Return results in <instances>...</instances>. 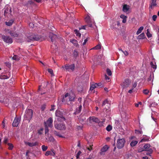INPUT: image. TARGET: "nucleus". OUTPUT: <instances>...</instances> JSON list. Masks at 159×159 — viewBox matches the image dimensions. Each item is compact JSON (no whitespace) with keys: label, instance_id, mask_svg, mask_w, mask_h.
I'll return each mask as SVG.
<instances>
[{"label":"nucleus","instance_id":"nucleus-1","mask_svg":"<svg viewBox=\"0 0 159 159\" xmlns=\"http://www.w3.org/2000/svg\"><path fill=\"white\" fill-rule=\"evenodd\" d=\"M110 104L108 103L107 99H106L104 101L102 105V107L103 108V111L104 112L105 111L107 113H109L110 111Z\"/></svg>","mask_w":159,"mask_h":159},{"label":"nucleus","instance_id":"nucleus-2","mask_svg":"<svg viewBox=\"0 0 159 159\" xmlns=\"http://www.w3.org/2000/svg\"><path fill=\"white\" fill-rule=\"evenodd\" d=\"M33 116V111L31 109H26L24 115L25 118L26 120L30 121L31 119Z\"/></svg>","mask_w":159,"mask_h":159},{"label":"nucleus","instance_id":"nucleus-3","mask_svg":"<svg viewBox=\"0 0 159 159\" xmlns=\"http://www.w3.org/2000/svg\"><path fill=\"white\" fill-rule=\"evenodd\" d=\"M125 140L124 138L118 139L117 141L116 147L118 149L122 148L124 146Z\"/></svg>","mask_w":159,"mask_h":159},{"label":"nucleus","instance_id":"nucleus-4","mask_svg":"<svg viewBox=\"0 0 159 159\" xmlns=\"http://www.w3.org/2000/svg\"><path fill=\"white\" fill-rule=\"evenodd\" d=\"M41 37L38 34H33L28 37V39L30 41H38L40 40Z\"/></svg>","mask_w":159,"mask_h":159},{"label":"nucleus","instance_id":"nucleus-5","mask_svg":"<svg viewBox=\"0 0 159 159\" xmlns=\"http://www.w3.org/2000/svg\"><path fill=\"white\" fill-rule=\"evenodd\" d=\"M75 97V95L74 94H70L69 96V101L66 102L67 104L68 105H72V102L74 101Z\"/></svg>","mask_w":159,"mask_h":159},{"label":"nucleus","instance_id":"nucleus-6","mask_svg":"<svg viewBox=\"0 0 159 159\" xmlns=\"http://www.w3.org/2000/svg\"><path fill=\"white\" fill-rule=\"evenodd\" d=\"M130 83L131 81L129 79H125L123 82L121 84V86L124 89L128 87L130 85Z\"/></svg>","mask_w":159,"mask_h":159},{"label":"nucleus","instance_id":"nucleus-7","mask_svg":"<svg viewBox=\"0 0 159 159\" xmlns=\"http://www.w3.org/2000/svg\"><path fill=\"white\" fill-rule=\"evenodd\" d=\"M62 67L65 68L66 70L70 71V70L72 71H73L75 70V65L74 64H73L71 65L66 64L64 67L63 66Z\"/></svg>","mask_w":159,"mask_h":159},{"label":"nucleus","instance_id":"nucleus-8","mask_svg":"<svg viewBox=\"0 0 159 159\" xmlns=\"http://www.w3.org/2000/svg\"><path fill=\"white\" fill-rule=\"evenodd\" d=\"M54 127L56 129L60 130H65L66 129L65 125L63 123L55 124Z\"/></svg>","mask_w":159,"mask_h":159},{"label":"nucleus","instance_id":"nucleus-9","mask_svg":"<svg viewBox=\"0 0 159 159\" xmlns=\"http://www.w3.org/2000/svg\"><path fill=\"white\" fill-rule=\"evenodd\" d=\"M2 39L4 42L7 43H11L13 42L12 39L9 36L2 35Z\"/></svg>","mask_w":159,"mask_h":159},{"label":"nucleus","instance_id":"nucleus-10","mask_svg":"<svg viewBox=\"0 0 159 159\" xmlns=\"http://www.w3.org/2000/svg\"><path fill=\"white\" fill-rule=\"evenodd\" d=\"M53 120L51 117H49L46 121L44 122V126L46 125L49 127H52V125Z\"/></svg>","mask_w":159,"mask_h":159},{"label":"nucleus","instance_id":"nucleus-11","mask_svg":"<svg viewBox=\"0 0 159 159\" xmlns=\"http://www.w3.org/2000/svg\"><path fill=\"white\" fill-rule=\"evenodd\" d=\"M89 120L90 123H92V122L98 123L100 122L99 119L98 118L93 116L90 117L89 118Z\"/></svg>","mask_w":159,"mask_h":159},{"label":"nucleus","instance_id":"nucleus-12","mask_svg":"<svg viewBox=\"0 0 159 159\" xmlns=\"http://www.w3.org/2000/svg\"><path fill=\"white\" fill-rule=\"evenodd\" d=\"M55 115L57 117H58L57 118L58 120H59V118H61V120H65V118L63 116L62 113L60 111H56L55 113Z\"/></svg>","mask_w":159,"mask_h":159},{"label":"nucleus","instance_id":"nucleus-13","mask_svg":"<svg viewBox=\"0 0 159 159\" xmlns=\"http://www.w3.org/2000/svg\"><path fill=\"white\" fill-rule=\"evenodd\" d=\"M49 37L51 39V42H52L55 41L57 39V35L51 32L49 33Z\"/></svg>","mask_w":159,"mask_h":159},{"label":"nucleus","instance_id":"nucleus-14","mask_svg":"<svg viewBox=\"0 0 159 159\" xmlns=\"http://www.w3.org/2000/svg\"><path fill=\"white\" fill-rule=\"evenodd\" d=\"M20 118L19 117H15L12 123V126L14 127H17L19 124Z\"/></svg>","mask_w":159,"mask_h":159},{"label":"nucleus","instance_id":"nucleus-15","mask_svg":"<svg viewBox=\"0 0 159 159\" xmlns=\"http://www.w3.org/2000/svg\"><path fill=\"white\" fill-rule=\"evenodd\" d=\"M25 145H28L29 147H30L38 146L39 145V143L37 141H36L35 142L32 143L25 142Z\"/></svg>","mask_w":159,"mask_h":159},{"label":"nucleus","instance_id":"nucleus-16","mask_svg":"<svg viewBox=\"0 0 159 159\" xmlns=\"http://www.w3.org/2000/svg\"><path fill=\"white\" fill-rule=\"evenodd\" d=\"M7 32L11 36L14 37H17L18 36V34L16 32L13 30L8 29L7 30Z\"/></svg>","mask_w":159,"mask_h":159},{"label":"nucleus","instance_id":"nucleus-17","mask_svg":"<svg viewBox=\"0 0 159 159\" xmlns=\"http://www.w3.org/2000/svg\"><path fill=\"white\" fill-rule=\"evenodd\" d=\"M109 148V147L107 145H105L101 149V152H100V154L101 155L103 154V152H106L107 151L108 149Z\"/></svg>","mask_w":159,"mask_h":159},{"label":"nucleus","instance_id":"nucleus-18","mask_svg":"<svg viewBox=\"0 0 159 159\" xmlns=\"http://www.w3.org/2000/svg\"><path fill=\"white\" fill-rule=\"evenodd\" d=\"M82 108V106L81 105H80L79 107L76 108V111L74 113V114L75 115L78 114L81 111Z\"/></svg>","mask_w":159,"mask_h":159},{"label":"nucleus","instance_id":"nucleus-19","mask_svg":"<svg viewBox=\"0 0 159 159\" xmlns=\"http://www.w3.org/2000/svg\"><path fill=\"white\" fill-rule=\"evenodd\" d=\"M120 18L123 19L122 22L123 23H125L126 22V19L127 16L123 15H121L120 16Z\"/></svg>","mask_w":159,"mask_h":159},{"label":"nucleus","instance_id":"nucleus-20","mask_svg":"<svg viewBox=\"0 0 159 159\" xmlns=\"http://www.w3.org/2000/svg\"><path fill=\"white\" fill-rule=\"evenodd\" d=\"M149 137L146 136H144V137L141 140L140 142H143L148 141H149Z\"/></svg>","mask_w":159,"mask_h":159},{"label":"nucleus","instance_id":"nucleus-21","mask_svg":"<svg viewBox=\"0 0 159 159\" xmlns=\"http://www.w3.org/2000/svg\"><path fill=\"white\" fill-rule=\"evenodd\" d=\"M157 104L155 102H150L149 103V107H155L157 106Z\"/></svg>","mask_w":159,"mask_h":159},{"label":"nucleus","instance_id":"nucleus-22","mask_svg":"<svg viewBox=\"0 0 159 159\" xmlns=\"http://www.w3.org/2000/svg\"><path fill=\"white\" fill-rule=\"evenodd\" d=\"M157 0H152L151 2L150 5V7L152 8V6H157L156 2Z\"/></svg>","mask_w":159,"mask_h":159},{"label":"nucleus","instance_id":"nucleus-23","mask_svg":"<svg viewBox=\"0 0 159 159\" xmlns=\"http://www.w3.org/2000/svg\"><path fill=\"white\" fill-rule=\"evenodd\" d=\"M14 22V20H9L8 22H6L5 23L6 25L8 26H11L12 25Z\"/></svg>","mask_w":159,"mask_h":159},{"label":"nucleus","instance_id":"nucleus-24","mask_svg":"<svg viewBox=\"0 0 159 159\" xmlns=\"http://www.w3.org/2000/svg\"><path fill=\"white\" fill-rule=\"evenodd\" d=\"M138 141H132L130 143V145L131 147L135 146L138 143Z\"/></svg>","mask_w":159,"mask_h":159},{"label":"nucleus","instance_id":"nucleus-25","mask_svg":"<svg viewBox=\"0 0 159 159\" xmlns=\"http://www.w3.org/2000/svg\"><path fill=\"white\" fill-rule=\"evenodd\" d=\"M129 10V8L128 7L127 5H125L123 7V11L124 12H126Z\"/></svg>","mask_w":159,"mask_h":159},{"label":"nucleus","instance_id":"nucleus-26","mask_svg":"<svg viewBox=\"0 0 159 159\" xmlns=\"http://www.w3.org/2000/svg\"><path fill=\"white\" fill-rule=\"evenodd\" d=\"M150 65L152 68H153L154 69H156L157 68V65H156V63L154 62H151L150 63Z\"/></svg>","mask_w":159,"mask_h":159},{"label":"nucleus","instance_id":"nucleus-27","mask_svg":"<svg viewBox=\"0 0 159 159\" xmlns=\"http://www.w3.org/2000/svg\"><path fill=\"white\" fill-rule=\"evenodd\" d=\"M97 88L96 85L95 84H93L91 85H90V90L89 91V93H90V92L93 90L95 88Z\"/></svg>","mask_w":159,"mask_h":159},{"label":"nucleus","instance_id":"nucleus-28","mask_svg":"<svg viewBox=\"0 0 159 159\" xmlns=\"http://www.w3.org/2000/svg\"><path fill=\"white\" fill-rule=\"evenodd\" d=\"M85 21L88 23L90 22L91 21L90 16L88 15L85 18Z\"/></svg>","mask_w":159,"mask_h":159},{"label":"nucleus","instance_id":"nucleus-29","mask_svg":"<svg viewBox=\"0 0 159 159\" xmlns=\"http://www.w3.org/2000/svg\"><path fill=\"white\" fill-rule=\"evenodd\" d=\"M143 26L140 27L138 29V31L136 32V34L138 35L139 34H140L142 31L143 29Z\"/></svg>","mask_w":159,"mask_h":159},{"label":"nucleus","instance_id":"nucleus-30","mask_svg":"<svg viewBox=\"0 0 159 159\" xmlns=\"http://www.w3.org/2000/svg\"><path fill=\"white\" fill-rule=\"evenodd\" d=\"M70 94L68 93H66L64 96H63V98L62 100V101L63 102H65V98L66 97L69 96Z\"/></svg>","mask_w":159,"mask_h":159},{"label":"nucleus","instance_id":"nucleus-31","mask_svg":"<svg viewBox=\"0 0 159 159\" xmlns=\"http://www.w3.org/2000/svg\"><path fill=\"white\" fill-rule=\"evenodd\" d=\"M145 35L144 33H142L138 36V39H143L145 38Z\"/></svg>","mask_w":159,"mask_h":159},{"label":"nucleus","instance_id":"nucleus-32","mask_svg":"<svg viewBox=\"0 0 159 159\" xmlns=\"http://www.w3.org/2000/svg\"><path fill=\"white\" fill-rule=\"evenodd\" d=\"M70 41L71 43L76 46L78 45L77 41L75 39H71L70 40Z\"/></svg>","mask_w":159,"mask_h":159},{"label":"nucleus","instance_id":"nucleus-33","mask_svg":"<svg viewBox=\"0 0 159 159\" xmlns=\"http://www.w3.org/2000/svg\"><path fill=\"white\" fill-rule=\"evenodd\" d=\"M54 134L57 136L59 137L60 138H64L63 136H62L61 134L59 132L56 131H55L54 132Z\"/></svg>","mask_w":159,"mask_h":159},{"label":"nucleus","instance_id":"nucleus-34","mask_svg":"<svg viewBox=\"0 0 159 159\" xmlns=\"http://www.w3.org/2000/svg\"><path fill=\"white\" fill-rule=\"evenodd\" d=\"M12 59L14 60L18 61L20 60V57L17 55H14L12 57Z\"/></svg>","mask_w":159,"mask_h":159},{"label":"nucleus","instance_id":"nucleus-35","mask_svg":"<svg viewBox=\"0 0 159 159\" xmlns=\"http://www.w3.org/2000/svg\"><path fill=\"white\" fill-rule=\"evenodd\" d=\"M7 145L9 146L8 148V149L10 150H11L13 148V146L12 144L10 143H7Z\"/></svg>","mask_w":159,"mask_h":159},{"label":"nucleus","instance_id":"nucleus-36","mask_svg":"<svg viewBox=\"0 0 159 159\" xmlns=\"http://www.w3.org/2000/svg\"><path fill=\"white\" fill-rule=\"evenodd\" d=\"M45 127V134H47L48 135V131H49V129L48 128V126H47L46 125L44 126Z\"/></svg>","mask_w":159,"mask_h":159},{"label":"nucleus","instance_id":"nucleus-37","mask_svg":"<svg viewBox=\"0 0 159 159\" xmlns=\"http://www.w3.org/2000/svg\"><path fill=\"white\" fill-rule=\"evenodd\" d=\"M107 73L109 76H111L112 75V72L111 70L107 68L106 70Z\"/></svg>","mask_w":159,"mask_h":159},{"label":"nucleus","instance_id":"nucleus-38","mask_svg":"<svg viewBox=\"0 0 159 159\" xmlns=\"http://www.w3.org/2000/svg\"><path fill=\"white\" fill-rule=\"evenodd\" d=\"M112 129V127L109 125L106 127V130L108 132L110 131Z\"/></svg>","mask_w":159,"mask_h":159},{"label":"nucleus","instance_id":"nucleus-39","mask_svg":"<svg viewBox=\"0 0 159 159\" xmlns=\"http://www.w3.org/2000/svg\"><path fill=\"white\" fill-rule=\"evenodd\" d=\"M74 31L75 33L76 34V36H79V37H80L81 34L79 33L77 30H75Z\"/></svg>","mask_w":159,"mask_h":159},{"label":"nucleus","instance_id":"nucleus-40","mask_svg":"<svg viewBox=\"0 0 159 159\" xmlns=\"http://www.w3.org/2000/svg\"><path fill=\"white\" fill-rule=\"evenodd\" d=\"M101 46L100 44H98L93 48V49L98 50L101 49Z\"/></svg>","mask_w":159,"mask_h":159},{"label":"nucleus","instance_id":"nucleus-41","mask_svg":"<svg viewBox=\"0 0 159 159\" xmlns=\"http://www.w3.org/2000/svg\"><path fill=\"white\" fill-rule=\"evenodd\" d=\"M42 150L43 151H45L47 150L48 149V147L47 146H45L44 145H43L42 146Z\"/></svg>","mask_w":159,"mask_h":159},{"label":"nucleus","instance_id":"nucleus-42","mask_svg":"<svg viewBox=\"0 0 159 159\" xmlns=\"http://www.w3.org/2000/svg\"><path fill=\"white\" fill-rule=\"evenodd\" d=\"M55 139L52 136H50L48 138V141L50 142H53Z\"/></svg>","mask_w":159,"mask_h":159},{"label":"nucleus","instance_id":"nucleus-43","mask_svg":"<svg viewBox=\"0 0 159 159\" xmlns=\"http://www.w3.org/2000/svg\"><path fill=\"white\" fill-rule=\"evenodd\" d=\"M150 145L149 144H146L144 146V148L145 149H148L149 148Z\"/></svg>","mask_w":159,"mask_h":159},{"label":"nucleus","instance_id":"nucleus-44","mask_svg":"<svg viewBox=\"0 0 159 159\" xmlns=\"http://www.w3.org/2000/svg\"><path fill=\"white\" fill-rule=\"evenodd\" d=\"M135 133L136 134H142L143 131L142 130H138L135 129Z\"/></svg>","mask_w":159,"mask_h":159},{"label":"nucleus","instance_id":"nucleus-45","mask_svg":"<svg viewBox=\"0 0 159 159\" xmlns=\"http://www.w3.org/2000/svg\"><path fill=\"white\" fill-rule=\"evenodd\" d=\"M147 151H148L149 152L148 153H147V154L149 155H150V154L152 153L153 152V150L152 148H148V149Z\"/></svg>","mask_w":159,"mask_h":159},{"label":"nucleus","instance_id":"nucleus-46","mask_svg":"<svg viewBox=\"0 0 159 159\" xmlns=\"http://www.w3.org/2000/svg\"><path fill=\"white\" fill-rule=\"evenodd\" d=\"M52 152L50 151H47L45 154V156H48L49 155H52Z\"/></svg>","mask_w":159,"mask_h":159},{"label":"nucleus","instance_id":"nucleus-47","mask_svg":"<svg viewBox=\"0 0 159 159\" xmlns=\"http://www.w3.org/2000/svg\"><path fill=\"white\" fill-rule=\"evenodd\" d=\"M147 35L148 38L151 37L152 36V34L150 33L148 30H147Z\"/></svg>","mask_w":159,"mask_h":159},{"label":"nucleus","instance_id":"nucleus-48","mask_svg":"<svg viewBox=\"0 0 159 159\" xmlns=\"http://www.w3.org/2000/svg\"><path fill=\"white\" fill-rule=\"evenodd\" d=\"M149 90L147 89H144L143 91V93L144 94H146V95L148 94V93H149Z\"/></svg>","mask_w":159,"mask_h":159},{"label":"nucleus","instance_id":"nucleus-49","mask_svg":"<svg viewBox=\"0 0 159 159\" xmlns=\"http://www.w3.org/2000/svg\"><path fill=\"white\" fill-rule=\"evenodd\" d=\"M96 87H100L102 86V84L101 83H95V84Z\"/></svg>","mask_w":159,"mask_h":159},{"label":"nucleus","instance_id":"nucleus-50","mask_svg":"<svg viewBox=\"0 0 159 159\" xmlns=\"http://www.w3.org/2000/svg\"><path fill=\"white\" fill-rule=\"evenodd\" d=\"M8 140V138L7 137H5L3 142L4 143L6 144Z\"/></svg>","mask_w":159,"mask_h":159},{"label":"nucleus","instance_id":"nucleus-51","mask_svg":"<svg viewBox=\"0 0 159 159\" xmlns=\"http://www.w3.org/2000/svg\"><path fill=\"white\" fill-rule=\"evenodd\" d=\"M48 72L52 75L53 74V70L52 69H48Z\"/></svg>","mask_w":159,"mask_h":159},{"label":"nucleus","instance_id":"nucleus-52","mask_svg":"<svg viewBox=\"0 0 159 159\" xmlns=\"http://www.w3.org/2000/svg\"><path fill=\"white\" fill-rule=\"evenodd\" d=\"M157 16L156 15H154L152 16V20L153 21H156V19L157 18Z\"/></svg>","mask_w":159,"mask_h":159},{"label":"nucleus","instance_id":"nucleus-53","mask_svg":"<svg viewBox=\"0 0 159 159\" xmlns=\"http://www.w3.org/2000/svg\"><path fill=\"white\" fill-rule=\"evenodd\" d=\"M78 91L79 92H81L83 90L82 87H81V86L78 87Z\"/></svg>","mask_w":159,"mask_h":159},{"label":"nucleus","instance_id":"nucleus-54","mask_svg":"<svg viewBox=\"0 0 159 159\" xmlns=\"http://www.w3.org/2000/svg\"><path fill=\"white\" fill-rule=\"evenodd\" d=\"M137 86V83L136 82H135L133 85V89H134V88L136 87Z\"/></svg>","mask_w":159,"mask_h":159},{"label":"nucleus","instance_id":"nucleus-55","mask_svg":"<svg viewBox=\"0 0 159 159\" xmlns=\"http://www.w3.org/2000/svg\"><path fill=\"white\" fill-rule=\"evenodd\" d=\"M122 52L125 55V56H127L129 54L128 52L127 51H122Z\"/></svg>","mask_w":159,"mask_h":159},{"label":"nucleus","instance_id":"nucleus-56","mask_svg":"<svg viewBox=\"0 0 159 159\" xmlns=\"http://www.w3.org/2000/svg\"><path fill=\"white\" fill-rule=\"evenodd\" d=\"M87 24L89 27H93V24L92 23V21H91L89 23H88Z\"/></svg>","mask_w":159,"mask_h":159},{"label":"nucleus","instance_id":"nucleus-57","mask_svg":"<svg viewBox=\"0 0 159 159\" xmlns=\"http://www.w3.org/2000/svg\"><path fill=\"white\" fill-rule=\"evenodd\" d=\"M89 146L90 147L87 148V149L89 151H90L92 149V146H93V145H91L90 144Z\"/></svg>","mask_w":159,"mask_h":159},{"label":"nucleus","instance_id":"nucleus-58","mask_svg":"<svg viewBox=\"0 0 159 159\" xmlns=\"http://www.w3.org/2000/svg\"><path fill=\"white\" fill-rule=\"evenodd\" d=\"M81 153V152L80 151H79L78 152L77 155H76V157L77 158H78L79 157V156L80 155V154Z\"/></svg>","mask_w":159,"mask_h":159},{"label":"nucleus","instance_id":"nucleus-59","mask_svg":"<svg viewBox=\"0 0 159 159\" xmlns=\"http://www.w3.org/2000/svg\"><path fill=\"white\" fill-rule=\"evenodd\" d=\"M105 78L106 80H109L110 79V77H108L106 75H105Z\"/></svg>","mask_w":159,"mask_h":159},{"label":"nucleus","instance_id":"nucleus-60","mask_svg":"<svg viewBox=\"0 0 159 159\" xmlns=\"http://www.w3.org/2000/svg\"><path fill=\"white\" fill-rule=\"evenodd\" d=\"M151 80H152V76H151V75H150L148 79V81H151Z\"/></svg>","mask_w":159,"mask_h":159},{"label":"nucleus","instance_id":"nucleus-61","mask_svg":"<svg viewBox=\"0 0 159 159\" xmlns=\"http://www.w3.org/2000/svg\"><path fill=\"white\" fill-rule=\"evenodd\" d=\"M87 41H88V39L87 38L84 40V42L83 43V45H85Z\"/></svg>","mask_w":159,"mask_h":159},{"label":"nucleus","instance_id":"nucleus-62","mask_svg":"<svg viewBox=\"0 0 159 159\" xmlns=\"http://www.w3.org/2000/svg\"><path fill=\"white\" fill-rule=\"evenodd\" d=\"M8 10L7 9V10H5L4 13V15L5 16L6 15V14L8 13Z\"/></svg>","mask_w":159,"mask_h":159},{"label":"nucleus","instance_id":"nucleus-63","mask_svg":"<svg viewBox=\"0 0 159 159\" xmlns=\"http://www.w3.org/2000/svg\"><path fill=\"white\" fill-rule=\"evenodd\" d=\"M85 26H86V25H83V26H81V28L80 29H83L85 30Z\"/></svg>","mask_w":159,"mask_h":159},{"label":"nucleus","instance_id":"nucleus-64","mask_svg":"<svg viewBox=\"0 0 159 159\" xmlns=\"http://www.w3.org/2000/svg\"><path fill=\"white\" fill-rule=\"evenodd\" d=\"M78 101L79 102H80L81 101V100H82V98H78Z\"/></svg>","mask_w":159,"mask_h":159}]
</instances>
